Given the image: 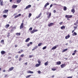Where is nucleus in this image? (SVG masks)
Returning a JSON list of instances; mask_svg holds the SVG:
<instances>
[{"label":"nucleus","mask_w":78,"mask_h":78,"mask_svg":"<svg viewBox=\"0 0 78 78\" xmlns=\"http://www.w3.org/2000/svg\"><path fill=\"white\" fill-rule=\"evenodd\" d=\"M72 17H73V16L70 15H66L65 16V17L68 19V20H69V18H72Z\"/></svg>","instance_id":"1"},{"label":"nucleus","mask_w":78,"mask_h":78,"mask_svg":"<svg viewBox=\"0 0 78 78\" xmlns=\"http://www.w3.org/2000/svg\"><path fill=\"white\" fill-rule=\"evenodd\" d=\"M66 66V64L65 63L62 64L61 65V68H64Z\"/></svg>","instance_id":"2"},{"label":"nucleus","mask_w":78,"mask_h":78,"mask_svg":"<svg viewBox=\"0 0 78 78\" xmlns=\"http://www.w3.org/2000/svg\"><path fill=\"white\" fill-rule=\"evenodd\" d=\"M54 25V23H51L48 24V27H52Z\"/></svg>","instance_id":"3"},{"label":"nucleus","mask_w":78,"mask_h":78,"mask_svg":"<svg viewBox=\"0 0 78 78\" xmlns=\"http://www.w3.org/2000/svg\"><path fill=\"white\" fill-rule=\"evenodd\" d=\"M58 47V45H57L56 46H55L53 47L52 48H51V50H55Z\"/></svg>","instance_id":"4"},{"label":"nucleus","mask_w":78,"mask_h":78,"mask_svg":"<svg viewBox=\"0 0 78 78\" xmlns=\"http://www.w3.org/2000/svg\"><path fill=\"white\" fill-rule=\"evenodd\" d=\"M23 28V23H22L20 27V29H22Z\"/></svg>","instance_id":"5"},{"label":"nucleus","mask_w":78,"mask_h":78,"mask_svg":"<svg viewBox=\"0 0 78 78\" xmlns=\"http://www.w3.org/2000/svg\"><path fill=\"white\" fill-rule=\"evenodd\" d=\"M9 11V10H5L3 11V14H5L6 13H7Z\"/></svg>","instance_id":"6"},{"label":"nucleus","mask_w":78,"mask_h":78,"mask_svg":"<svg viewBox=\"0 0 78 78\" xmlns=\"http://www.w3.org/2000/svg\"><path fill=\"white\" fill-rule=\"evenodd\" d=\"M31 5H28V6H27L25 8L26 9H28V8H31Z\"/></svg>","instance_id":"7"},{"label":"nucleus","mask_w":78,"mask_h":78,"mask_svg":"<svg viewBox=\"0 0 78 78\" xmlns=\"http://www.w3.org/2000/svg\"><path fill=\"white\" fill-rule=\"evenodd\" d=\"M1 53L2 55H5V54H6V52L4 51H2L1 52Z\"/></svg>","instance_id":"8"},{"label":"nucleus","mask_w":78,"mask_h":78,"mask_svg":"<svg viewBox=\"0 0 78 78\" xmlns=\"http://www.w3.org/2000/svg\"><path fill=\"white\" fill-rule=\"evenodd\" d=\"M77 24H78V19L76 21V22L74 23V25L78 26Z\"/></svg>","instance_id":"9"},{"label":"nucleus","mask_w":78,"mask_h":78,"mask_svg":"<svg viewBox=\"0 0 78 78\" xmlns=\"http://www.w3.org/2000/svg\"><path fill=\"white\" fill-rule=\"evenodd\" d=\"M17 7V5H13L12 6V8H16Z\"/></svg>","instance_id":"10"},{"label":"nucleus","mask_w":78,"mask_h":78,"mask_svg":"<svg viewBox=\"0 0 78 78\" xmlns=\"http://www.w3.org/2000/svg\"><path fill=\"white\" fill-rule=\"evenodd\" d=\"M38 48V46H35L32 49V51H33L34 50H36V49H37V48Z\"/></svg>","instance_id":"11"},{"label":"nucleus","mask_w":78,"mask_h":78,"mask_svg":"<svg viewBox=\"0 0 78 78\" xmlns=\"http://www.w3.org/2000/svg\"><path fill=\"white\" fill-rule=\"evenodd\" d=\"M42 15V13H41L38 16L36 17V19H39Z\"/></svg>","instance_id":"12"},{"label":"nucleus","mask_w":78,"mask_h":78,"mask_svg":"<svg viewBox=\"0 0 78 78\" xmlns=\"http://www.w3.org/2000/svg\"><path fill=\"white\" fill-rule=\"evenodd\" d=\"M21 16V14H19L16 16L15 17H14V18H17V17H20V16Z\"/></svg>","instance_id":"13"},{"label":"nucleus","mask_w":78,"mask_h":78,"mask_svg":"<svg viewBox=\"0 0 78 78\" xmlns=\"http://www.w3.org/2000/svg\"><path fill=\"white\" fill-rule=\"evenodd\" d=\"M51 13H50L48 15V19H50V17H51Z\"/></svg>","instance_id":"14"},{"label":"nucleus","mask_w":78,"mask_h":78,"mask_svg":"<svg viewBox=\"0 0 78 78\" xmlns=\"http://www.w3.org/2000/svg\"><path fill=\"white\" fill-rule=\"evenodd\" d=\"M70 36L69 35H68V36H66L65 37V39H69V37H70Z\"/></svg>","instance_id":"15"},{"label":"nucleus","mask_w":78,"mask_h":78,"mask_svg":"<svg viewBox=\"0 0 78 78\" xmlns=\"http://www.w3.org/2000/svg\"><path fill=\"white\" fill-rule=\"evenodd\" d=\"M30 40V38H28L25 40V42H29Z\"/></svg>","instance_id":"16"},{"label":"nucleus","mask_w":78,"mask_h":78,"mask_svg":"<svg viewBox=\"0 0 78 78\" xmlns=\"http://www.w3.org/2000/svg\"><path fill=\"white\" fill-rule=\"evenodd\" d=\"M48 5H49V3H48H48H46L44 7V8H46V7H47V6H48Z\"/></svg>","instance_id":"17"},{"label":"nucleus","mask_w":78,"mask_h":78,"mask_svg":"<svg viewBox=\"0 0 78 78\" xmlns=\"http://www.w3.org/2000/svg\"><path fill=\"white\" fill-rule=\"evenodd\" d=\"M14 69V67H11L9 69V71H12Z\"/></svg>","instance_id":"18"},{"label":"nucleus","mask_w":78,"mask_h":78,"mask_svg":"<svg viewBox=\"0 0 78 78\" xmlns=\"http://www.w3.org/2000/svg\"><path fill=\"white\" fill-rule=\"evenodd\" d=\"M27 73H33L34 72L33 71H29L27 72Z\"/></svg>","instance_id":"19"},{"label":"nucleus","mask_w":78,"mask_h":78,"mask_svg":"<svg viewBox=\"0 0 78 78\" xmlns=\"http://www.w3.org/2000/svg\"><path fill=\"white\" fill-rule=\"evenodd\" d=\"M71 12H73V14H74L75 13V9H73L71 10Z\"/></svg>","instance_id":"20"},{"label":"nucleus","mask_w":78,"mask_h":78,"mask_svg":"<svg viewBox=\"0 0 78 78\" xmlns=\"http://www.w3.org/2000/svg\"><path fill=\"white\" fill-rule=\"evenodd\" d=\"M56 64L57 65H60L61 64V61L57 62H56Z\"/></svg>","instance_id":"21"},{"label":"nucleus","mask_w":78,"mask_h":78,"mask_svg":"<svg viewBox=\"0 0 78 78\" xmlns=\"http://www.w3.org/2000/svg\"><path fill=\"white\" fill-rule=\"evenodd\" d=\"M9 27V24H7L5 26V28H8Z\"/></svg>","instance_id":"22"},{"label":"nucleus","mask_w":78,"mask_h":78,"mask_svg":"<svg viewBox=\"0 0 78 78\" xmlns=\"http://www.w3.org/2000/svg\"><path fill=\"white\" fill-rule=\"evenodd\" d=\"M67 50H68V49H67V48L63 50L62 51V53H64V52H65V51H67Z\"/></svg>","instance_id":"23"},{"label":"nucleus","mask_w":78,"mask_h":78,"mask_svg":"<svg viewBox=\"0 0 78 78\" xmlns=\"http://www.w3.org/2000/svg\"><path fill=\"white\" fill-rule=\"evenodd\" d=\"M48 61H47L46 62L44 63L45 66H48Z\"/></svg>","instance_id":"24"},{"label":"nucleus","mask_w":78,"mask_h":78,"mask_svg":"<svg viewBox=\"0 0 78 78\" xmlns=\"http://www.w3.org/2000/svg\"><path fill=\"white\" fill-rule=\"evenodd\" d=\"M63 10L64 11H66L67 10V7L66 6H64L63 7Z\"/></svg>","instance_id":"25"},{"label":"nucleus","mask_w":78,"mask_h":78,"mask_svg":"<svg viewBox=\"0 0 78 78\" xmlns=\"http://www.w3.org/2000/svg\"><path fill=\"white\" fill-rule=\"evenodd\" d=\"M65 28H66V27H65V26H62L61 27V29L62 30L63 29H65Z\"/></svg>","instance_id":"26"},{"label":"nucleus","mask_w":78,"mask_h":78,"mask_svg":"<svg viewBox=\"0 0 78 78\" xmlns=\"http://www.w3.org/2000/svg\"><path fill=\"white\" fill-rule=\"evenodd\" d=\"M22 1V0H17L16 1V2L17 3H20V2Z\"/></svg>","instance_id":"27"},{"label":"nucleus","mask_w":78,"mask_h":78,"mask_svg":"<svg viewBox=\"0 0 78 78\" xmlns=\"http://www.w3.org/2000/svg\"><path fill=\"white\" fill-rule=\"evenodd\" d=\"M41 65L40 64H37L36 65H35V66L36 67H39Z\"/></svg>","instance_id":"28"},{"label":"nucleus","mask_w":78,"mask_h":78,"mask_svg":"<svg viewBox=\"0 0 78 78\" xmlns=\"http://www.w3.org/2000/svg\"><path fill=\"white\" fill-rule=\"evenodd\" d=\"M56 70V69L55 68H51V70H53V71H55Z\"/></svg>","instance_id":"29"},{"label":"nucleus","mask_w":78,"mask_h":78,"mask_svg":"<svg viewBox=\"0 0 78 78\" xmlns=\"http://www.w3.org/2000/svg\"><path fill=\"white\" fill-rule=\"evenodd\" d=\"M3 2L2 1L0 2V5L1 6H3Z\"/></svg>","instance_id":"30"},{"label":"nucleus","mask_w":78,"mask_h":78,"mask_svg":"<svg viewBox=\"0 0 78 78\" xmlns=\"http://www.w3.org/2000/svg\"><path fill=\"white\" fill-rule=\"evenodd\" d=\"M72 34H73V36H74V35H75V36H76L77 35V34L76 32H75Z\"/></svg>","instance_id":"31"},{"label":"nucleus","mask_w":78,"mask_h":78,"mask_svg":"<svg viewBox=\"0 0 78 78\" xmlns=\"http://www.w3.org/2000/svg\"><path fill=\"white\" fill-rule=\"evenodd\" d=\"M10 36V33H8L7 34V37H9Z\"/></svg>","instance_id":"32"},{"label":"nucleus","mask_w":78,"mask_h":78,"mask_svg":"<svg viewBox=\"0 0 78 78\" xmlns=\"http://www.w3.org/2000/svg\"><path fill=\"white\" fill-rule=\"evenodd\" d=\"M31 15H32L31 13H30L29 14V16H28L29 18H30V17H31Z\"/></svg>","instance_id":"33"},{"label":"nucleus","mask_w":78,"mask_h":78,"mask_svg":"<svg viewBox=\"0 0 78 78\" xmlns=\"http://www.w3.org/2000/svg\"><path fill=\"white\" fill-rule=\"evenodd\" d=\"M37 62L39 63V64H40L41 65V61H40V60H37Z\"/></svg>","instance_id":"34"},{"label":"nucleus","mask_w":78,"mask_h":78,"mask_svg":"<svg viewBox=\"0 0 78 78\" xmlns=\"http://www.w3.org/2000/svg\"><path fill=\"white\" fill-rule=\"evenodd\" d=\"M16 36H20V33H16Z\"/></svg>","instance_id":"35"},{"label":"nucleus","mask_w":78,"mask_h":78,"mask_svg":"<svg viewBox=\"0 0 78 78\" xmlns=\"http://www.w3.org/2000/svg\"><path fill=\"white\" fill-rule=\"evenodd\" d=\"M3 16L4 18H6L7 17V16L6 15H3Z\"/></svg>","instance_id":"36"},{"label":"nucleus","mask_w":78,"mask_h":78,"mask_svg":"<svg viewBox=\"0 0 78 78\" xmlns=\"http://www.w3.org/2000/svg\"><path fill=\"white\" fill-rule=\"evenodd\" d=\"M31 76V75H29L27 76H26V78H30Z\"/></svg>","instance_id":"37"},{"label":"nucleus","mask_w":78,"mask_h":78,"mask_svg":"<svg viewBox=\"0 0 78 78\" xmlns=\"http://www.w3.org/2000/svg\"><path fill=\"white\" fill-rule=\"evenodd\" d=\"M18 57H19V56H18V55H16L15 56V58L16 59H17V58H18Z\"/></svg>","instance_id":"38"},{"label":"nucleus","mask_w":78,"mask_h":78,"mask_svg":"<svg viewBox=\"0 0 78 78\" xmlns=\"http://www.w3.org/2000/svg\"><path fill=\"white\" fill-rule=\"evenodd\" d=\"M31 34H33V33H34V30H32L31 32Z\"/></svg>","instance_id":"39"},{"label":"nucleus","mask_w":78,"mask_h":78,"mask_svg":"<svg viewBox=\"0 0 78 78\" xmlns=\"http://www.w3.org/2000/svg\"><path fill=\"white\" fill-rule=\"evenodd\" d=\"M42 43H39L38 44V47H40V46H41V45H42Z\"/></svg>","instance_id":"40"},{"label":"nucleus","mask_w":78,"mask_h":78,"mask_svg":"<svg viewBox=\"0 0 78 78\" xmlns=\"http://www.w3.org/2000/svg\"><path fill=\"white\" fill-rule=\"evenodd\" d=\"M77 27H78V26H74L73 28L75 29V30H76V29L77 28Z\"/></svg>","instance_id":"41"},{"label":"nucleus","mask_w":78,"mask_h":78,"mask_svg":"<svg viewBox=\"0 0 78 78\" xmlns=\"http://www.w3.org/2000/svg\"><path fill=\"white\" fill-rule=\"evenodd\" d=\"M1 43H2H2H4V40H1Z\"/></svg>","instance_id":"42"},{"label":"nucleus","mask_w":78,"mask_h":78,"mask_svg":"<svg viewBox=\"0 0 78 78\" xmlns=\"http://www.w3.org/2000/svg\"><path fill=\"white\" fill-rule=\"evenodd\" d=\"M47 48V47L44 46L43 48V50H45V49H46V48Z\"/></svg>","instance_id":"43"},{"label":"nucleus","mask_w":78,"mask_h":78,"mask_svg":"<svg viewBox=\"0 0 78 78\" xmlns=\"http://www.w3.org/2000/svg\"><path fill=\"white\" fill-rule=\"evenodd\" d=\"M21 57H22V58H23L24 56V55L23 54H22L20 56Z\"/></svg>","instance_id":"44"},{"label":"nucleus","mask_w":78,"mask_h":78,"mask_svg":"<svg viewBox=\"0 0 78 78\" xmlns=\"http://www.w3.org/2000/svg\"><path fill=\"white\" fill-rule=\"evenodd\" d=\"M21 60H22V58L20 57L19 58V61H21Z\"/></svg>","instance_id":"45"},{"label":"nucleus","mask_w":78,"mask_h":78,"mask_svg":"<svg viewBox=\"0 0 78 78\" xmlns=\"http://www.w3.org/2000/svg\"><path fill=\"white\" fill-rule=\"evenodd\" d=\"M33 30V28H32V27H30V28L29 29V30L30 31H31V30Z\"/></svg>","instance_id":"46"},{"label":"nucleus","mask_w":78,"mask_h":78,"mask_svg":"<svg viewBox=\"0 0 78 78\" xmlns=\"http://www.w3.org/2000/svg\"><path fill=\"white\" fill-rule=\"evenodd\" d=\"M72 77H73V76L68 77L67 78H72Z\"/></svg>","instance_id":"47"},{"label":"nucleus","mask_w":78,"mask_h":78,"mask_svg":"<svg viewBox=\"0 0 78 78\" xmlns=\"http://www.w3.org/2000/svg\"><path fill=\"white\" fill-rule=\"evenodd\" d=\"M34 30V32H37V31H38V30Z\"/></svg>","instance_id":"48"},{"label":"nucleus","mask_w":78,"mask_h":78,"mask_svg":"<svg viewBox=\"0 0 78 78\" xmlns=\"http://www.w3.org/2000/svg\"><path fill=\"white\" fill-rule=\"evenodd\" d=\"M33 56L32 55H30L29 56V58H32V57H33Z\"/></svg>","instance_id":"49"},{"label":"nucleus","mask_w":78,"mask_h":78,"mask_svg":"<svg viewBox=\"0 0 78 78\" xmlns=\"http://www.w3.org/2000/svg\"><path fill=\"white\" fill-rule=\"evenodd\" d=\"M18 54H20V53H21V51H19L18 52Z\"/></svg>","instance_id":"50"},{"label":"nucleus","mask_w":78,"mask_h":78,"mask_svg":"<svg viewBox=\"0 0 78 78\" xmlns=\"http://www.w3.org/2000/svg\"><path fill=\"white\" fill-rule=\"evenodd\" d=\"M49 14V12H47L46 13L47 15H48Z\"/></svg>","instance_id":"51"},{"label":"nucleus","mask_w":78,"mask_h":78,"mask_svg":"<svg viewBox=\"0 0 78 78\" xmlns=\"http://www.w3.org/2000/svg\"><path fill=\"white\" fill-rule=\"evenodd\" d=\"M7 76H8V75H7V74H5V76H4V77H5V78H6V77H7Z\"/></svg>","instance_id":"52"},{"label":"nucleus","mask_w":78,"mask_h":78,"mask_svg":"<svg viewBox=\"0 0 78 78\" xmlns=\"http://www.w3.org/2000/svg\"><path fill=\"white\" fill-rule=\"evenodd\" d=\"M62 23H63V22H61L59 24L60 25H62Z\"/></svg>","instance_id":"53"},{"label":"nucleus","mask_w":78,"mask_h":78,"mask_svg":"<svg viewBox=\"0 0 78 78\" xmlns=\"http://www.w3.org/2000/svg\"><path fill=\"white\" fill-rule=\"evenodd\" d=\"M38 73L41 74V71H38Z\"/></svg>","instance_id":"54"},{"label":"nucleus","mask_w":78,"mask_h":78,"mask_svg":"<svg viewBox=\"0 0 78 78\" xmlns=\"http://www.w3.org/2000/svg\"><path fill=\"white\" fill-rule=\"evenodd\" d=\"M75 31V29H74V30H73L72 31V33H73V32H74V31Z\"/></svg>","instance_id":"55"},{"label":"nucleus","mask_w":78,"mask_h":78,"mask_svg":"<svg viewBox=\"0 0 78 78\" xmlns=\"http://www.w3.org/2000/svg\"><path fill=\"white\" fill-rule=\"evenodd\" d=\"M77 51L76 50H75L74 51V52L75 53H76Z\"/></svg>","instance_id":"56"},{"label":"nucleus","mask_w":78,"mask_h":78,"mask_svg":"<svg viewBox=\"0 0 78 78\" xmlns=\"http://www.w3.org/2000/svg\"><path fill=\"white\" fill-rule=\"evenodd\" d=\"M3 72H6V70L5 69H4L3 70Z\"/></svg>","instance_id":"57"},{"label":"nucleus","mask_w":78,"mask_h":78,"mask_svg":"<svg viewBox=\"0 0 78 78\" xmlns=\"http://www.w3.org/2000/svg\"><path fill=\"white\" fill-rule=\"evenodd\" d=\"M30 44H27V47H30Z\"/></svg>","instance_id":"58"},{"label":"nucleus","mask_w":78,"mask_h":78,"mask_svg":"<svg viewBox=\"0 0 78 78\" xmlns=\"http://www.w3.org/2000/svg\"><path fill=\"white\" fill-rule=\"evenodd\" d=\"M30 45H32V44H33V42H30Z\"/></svg>","instance_id":"59"},{"label":"nucleus","mask_w":78,"mask_h":78,"mask_svg":"<svg viewBox=\"0 0 78 78\" xmlns=\"http://www.w3.org/2000/svg\"><path fill=\"white\" fill-rule=\"evenodd\" d=\"M75 55V53H73V54H72V55Z\"/></svg>","instance_id":"60"},{"label":"nucleus","mask_w":78,"mask_h":78,"mask_svg":"<svg viewBox=\"0 0 78 78\" xmlns=\"http://www.w3.org/2000/svg\"><path fill=\"white\" fill-rule=\"evenodd\" d=\"M53 6V5L51 4L50 6V8H51V7H52V6Z\"/></svg>","instance_id":"61"},{"label":"nucleus","mask_w":78,"mask_h":78,"mask_svg":"<svg viewBox=\"0 0 78 78\" xmlns=\"http://www.w3.org/2000/svg\"><path fill=\"white\" fill-rule=\"evenodd\" d=\"M56 12V11L54 10V11H53V12H54V13H55V12Z\"/></svg>","instance_id":"62"},{"label":"nucleus","mask_w":78,"mask_h":78,"mask_svg":"<svg viewBox=\"0 0 78 78\" xmlns=\"http://www.w3.org/2000/svg\"><path fill=\"white\" fill-rule=\"evenodd\" d=\"M8 59H11V57H9L8 58Z\"/></svg>","instance_id":"63"},{"label":"nucleus","mask_w":78,"mask_h":78,"mask_svg":"<svg viewBox=\"0 0 78 78\" xmlns=\"http://www.w3.org/2000/svg\"><path fill=\"white\" fill-rule=\"evenodd\" d=\"M27 64H28V63H27V62H26V63H24V64H25V65H27Z\"/></svg>","instance_id":"64"}]
</instances>
